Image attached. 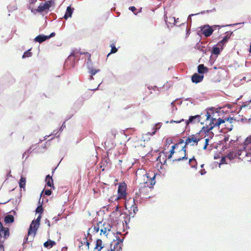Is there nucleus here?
Segmentation results:
<instances>
[{
    "instance_id": "obj_3",
    "label": "nucleus",
    "mask_w": 251,
    "mask_h": 251,
    "mask_svg": "<svg viewBox=\"0 0 251 251\" xmlns=\"http://www.w3.org/2000/svg\"><path fill=\"white\" fill-rule=\"evenodd\" d=\"M116 240H113V241L111 243V247L113 245V248L115 251H119L122 250L123 246V241L124 238L120 239L119 236L116 237Z\"/></svg>"
},
{
    "instance_id": "obj_46",
    "label": "nucleus",
    "mask_w": 251,
    "mask_h": 251,
    "mask_svg": "<svg viewBox=\"0 0 251 251\" xmlns=\"http://www.w3.org/2000/svg\"><path fill=\"white\" fill-rule=\"evenodd\" d=\"M208 126H209V128L208 129V130H212L215 126H215V123L213 122H210V123Z\"/></svg>"
},
{
    "instance_id": "obj_61",
    "label": "nucleus",
    "mask_w": 251,
    "mask_h": 251,
    "mask_svg": "<svg viewBox=\"0 0 251 251\" xmlns=\"http://www.w3.org/2000/svg\"><path fill=\"white\" fill-rule=\"evenodd\" d=\"M167 19H168V17L167 16V13L166 12H165V13H164V20L165 21V22L167 23Z\"/></svg>"
},
{
    "instance_id": "obj_57",
    "label": "nucleus",
    "mask_w": 251,
    "mask_h": 251,
    "mask_svg": "<svg viewBox=\"0 0 251 251\" xmlns=\"http://www.w3.org/2000/svg\"><path fill=\"white\" fill-rule=\"evenodd\" d=\"M135 215V213H134L133 212H130L129 213V217L130 218H133L134 217V215Z\"/></svg>"
},
{
    "instance_id": "obj_31",
    "label": "nucleus",
    "mask_w": 251,
    "mask_h": 251,
    "mask_svg": "<svg viewBox=\"0 0 251 251\" xmlns=\"http://www.w3.org/2000/svg\"><path fill=\"white\" fill-rule=\"evenodd\" d=\"M141 194V189H139L135 192V197L133 198V202H137L138 199Z\"/></svg>"
},
{
    "instance_id": "obj_43",
    "label": "nucleus",
    "mask_w": 251,
    "mask_h": 251,
    "mask_svg": "<svg viewBox=\"0 0 251 251\" xmlns=\"http://www.w3.org/2000/svg\"><path fill=\"white\" fill-rule=\"evenodd\" d=\"M43 209L41 205L38 206L36 209V213H42L43 212Z\"/></svg>"
},
{
    "instance_id": "obj_30",
    "label": "nucleus",
    "mask_w": 251,
    "mask_h": 251,
    "mask_svg": "<svg viewBox=\"0 0 251 251\" xmlns=\"http://www.w3.org/2000/svg\"><path fill=\"white\" fill-rule=\"evenodd\" d=\"M205 11H201V12H199L198 13H196V14H190L189 15L188 18H187V21L189 23H190V24H191V22H192V19H191V17L193 16H195V15H199L200 14H203L204 13H205Z\"/></svg>"
},
{
    "instance_id": "obj_39",
    "label": "nucleus",
    "mask_w": 251,
    "mask_h": 251,
    "mask_svg": "<svg viewBox=\"0 0 251 251\" xmlns=\"http://www.w3.org/2000/svg\"><path fill=\"white\" fill-rule=\"evenodd\" d=\"M52 139H53V138H52L50 139V140H52ZM50 141V140H48L47 142H46V143L44 144V146H42V147H43V150H44V151H45V150H46V149L48 147H49V146H50V143L49 142Z\"/></svg>"
},
{
    "instance_id": "obj_62",
    "label": "nucleus",
    "mask_w": 251,
    "mask_h": 251,
    "mask_svg": "<svg viewBox=\"0 0 251 251\" xmlns=\"http://www.w3.org/2000/svg\"><path fill=\"white\" fill-rule=\"evenodd\" d=\"M177 100H178V99H176L175 100H174V101H172V102L171 103V106H172V107H175V101H176Z\"/></svg>"
},
{
    "instance_id": "obj_33",
    "label": "nucleus",
    "mask_w": 251,
    "mask_h": 251,
    "mask_svg": "<svg viewBox=\"0 0 251 251\" xmlns=\"http://www.w3.org/2000/svg\"><path fill=\"white\" fill-rule=\"evenodd\" d=\"M32 152V151L31 150V149H28L27 151H26L23 154V157L24 158L25 156V159H26L28 156V155Z\"/></svg>"
},
{
    "instance_id": "obj_51",
    "label": "nucleus",
    "mask_w": 251,
    "mask_h": 251,
    "mask_svg": "<svg viewBox=\"0 0 251 251\" xmlns=\"http://www.w3.org/2000/svg\"><path fill=\"white\" fill-rule=\"evenodd\" d=\"M170 20L171 21H173L174 22V25H176L178 21V18L176 19L175 17H174L170 18Z\"/></svg>"
},
{
    "instance_id": "obj_12",
    "label": "nucleus",
    "mask_w": 251,
    "mask_h": 251,
    "mask_svg": "<svg viewBox=\"0 0 251 251\" xmlns=\"http://www.w3.org/2000/svg\"><path fill=\"white\" fill-rule=\"evenodd\" d=\"M203 79V75H199L198 74H194L191 77L192 81L193 83H198L201 82Z\"/></svg>"
},
{
    "instance_id": "obj_55",
    "label": "nucleus",
    "mask_w": 251,
    "mask_h": 251,
    "mask_svg": "<svg viewBox=\"0 0 251 251\" xmlns=\"http://www.w3.org/2000/svg\"><path fill=\"white\" fill-rule=\"evenodd\" d=\"M49 137V135H46L44 137V139L42 140V139H40L39 140V141L38 142V143H37V145H39L40 143H41L42 142V141H43L44 140H46L47 139L48 137Z\"/></svg>"
},
{
    "instance_id": "obj_14",
    "label": "nucleus",
    "mask_w": 251,
    "mask_h": 251,
    "mask_svg": "<svg viewBox=\"0 0 251 251\" xmlns=\"http://www.w3.org/2000/svg\"><path fill=\"white\" fill-rule=\"evenodd\" d=\"M99 230L100 227L98 224L93 226L91 228H89L87 235H91L90 232L92 233L93 234H95L98 232Z\"/></svg>"
},
{
    "instance_id": "obj_53",
    "label": "nucleus",
    "mask_w": 251,
    "mask_h": 251,
    "mask_svg": "<svg viewBox=\"0 0 251 251\" xmlns=\"http://www.w3.org/2000/svg\"><path fill=\"white\" fill-rule=\"evenodd\" d=\"M55 35V33L54 32L51 33L50 35H48V36L47 35L48 40L50 39V38L54 37Z\"/></svg>"
},
{
    "instance_id": "obj_58",
    "label": "nucleus",
    "mask_w": 251,
    "mask_h": 251,
    "mask_svg": "<svg viewBox=\"0 0 251 251\" xmlns=\"http://www.w3.org/2000/svg\"><path fill=\"white\" fill-rule=\"evenodd\" d=\"M200 173L201 175H203L206 174V172L205 171V170L204 169H202L200 171Z\"/></svg>"
},
{
    "instance_id": "obj_40",
    "label": "nucleus",
    "mask_w": 251,
    "mask_h": 251,
    "mask_svg": "<svg viewBox=\"0 0 251 251\" xmlns=\"http://www.w3.org/2000/svg\"><path fill=\"white\" fill-rule=\"evenodd\" d=\"M155 175H154V176H152V177H151L150 178V184L151 186H153L155 184Z\"/></svg>"
},
{
    "instance_id": "obj_4",
    "label": "nucleus",
    "mask_w": 251,
    "mask_h": 251,
    "mask_svg": "<svg viewBox=\"0 0 251 251\" xmlns=\"http://www.w3.org/2000/svg\"><path fill=\"white\" fill-rule=\"evenodd\" d=\"M200 140V138H197L196 135H191L189 136L187 139H186L185 144V146L190 145L191 146H194L195 144L197 145L198 142Z\"/></svg>"
},
{
    "instance_id": "obj_19",
    "label": "nucleus",
    "mask_w": 251,
    "mask_h": 251,
    "mask_svg": "<svg viewBox=\"0 0 251 251\" xmlns=\"http://www.w3.org/2000/svg\"><path fill=\"white\" fill-rule=\"evenodd\" d=\"M46 182L47 185L48 186L52 187L53 188H54V186H53L52 178L50 175H48L46 176Z\"/></svg>"
},
{
    "instance_id": "obj_18",
    "label": "nucleus",
    "mask_w": 251,
    "mask_h": 251,
    "mask_svg": "<svg viewBox=\"0 0 251 251\" xmlns=\"http://www.w3.org/2000/svg\"><path fill=\"white\" fill-rule=\"evenodd\" d=\"M56 245V243L55 241L51 240L50 239L48 240L46 242L44 243V247L47 249H50L53 246Z\"/></svg>"
},
{
    "instance_id": "obj_56",
    "label": "nucleus",
    "mask_w": 251,
    "mask_h": 251,
    "mask_svg": "<svg viewBox=\"0 0 251 251\" xmlns=\"http://www.w3.org/2000/svg\"><path fill=\"white\" fill-rule=\"evenodd\" d=\"M129 9L130 10H131L132 12H133V13H134L136 10V8L135 6H130L129 7Z\"/></svg>"
},
{
    "instance_id": "obj_22",
    "label": "nucleus",
    "mask_w": 251,
    "mask_h": 251,
    "mask_svg": "<svg viewBox=\"0 0 251 251\" xmlns=\"http://www.w3.org/2000/svg\"><path fill=\"white\" fill-rule=\"evenodd\" d=\"M189 164L192 168L197 169V162L194 156L189 159Z\"/></svg>"
},
{
    "instance_id": "obj_48",
    "label": "nucleus",
    "mask_w": 251,
    "mask_h": 251,
    "mask_svg": "<svg viewBox=\"0 0 251 251\" xmlns=\"http://www.w3.org/2000/svg\"><path fill=\"white\" fill-rule=\"evenodd\" d=\"M44 194L47 196H50L51 194V191L49 189L46 190L45 191H43Z\"/></svg>"
},
{
    "instance_id": "obj_37",
    "label": "nucleus",
    "mask_w": 251,
    "mask_h": 251,
    "mask_svg": "<svg viewBox=\"0 0 251 251\" xmlns=\"http://www.w3.org/2000/svg\"><path fill=\"white\" fill-rule=\"evenodd\" d=\"M131 210L133 211V212L136 214V212L138 211L137 206L135 204V202H134V204L132 205L131 207Z\"/></svg>"
},
{
    "instance_id": "obj_64",
    "label": "nucleus",
    "mask_w": 251,
    "mask_h": 251,
    "mask_svg": "<svg viewBox=\"0 0 251 251\" xmlns=\"http://www.w3.org/2000/svg\"><path fill=\"white\" fill-rule=\"evenodd\" d=\"M209 139L207 138L205 140V145L208 146L209 144Z\"/></svg>"
},
{
    "instance_id": "obj_21",
    "label": "nucleus",
    "mask_w": 251,
    "mask_h": 251,
    "mask_svg": "<svg viewBox=\"0 0 251 251\" xmlns=\"http://www.w3.org/2000/svg\"><path fill=\"white\" fill-rule=\"evenodd\" d=\"M14 221V217L11 215H7L4 218V222L6 224L12 223Z\"/></svg>"
},
{
    "instance_id": "obj_11",
    "label": "nucleus",
    "mask_w": 251,
    "mask_h": 251,
    "mask_svg": "<svg viewBox=\"0 0 251 251\" xmlns=\"http://www.w3.org/2000/svg\"><path fill=\"white\" fill-rule=\"evenodd\" d=\"M48 10L46 6H45L44 3H41L40 5L38 6V8L37 9H34L31 8V12L33 13L34 14H36L37 13H42V12Z\"/></svg>"
},
{
    "instance_id": "obj_13",
    "label": "nucleus",
    "mask_w": 251,
    "mask_h": 251,
    "mask_svg": "<svg viewBox=\"0 0 251 251\" xmlns=\"http://www.w3.org/2000/svg\"><path fill=\"white\" fill-rule=\"evenodd\" d=\"M74 10V8L73 7H72L71 6H68L67 7L65 14L64 16V18L65 20H67L69 18L71 17Z\"/></svg>"
},
{
    "instance_id": "obj_15",
    "label": "nucleus",
    "mask_w": 251,
    "mask_h": 251,
    "mask_svg": "<svg viewBox=\"0 0 251 251\" xmlns=\"http://www.w3.org/2000/svg\"><path fill=\"white\" fill-rule=\"evenodd\" d=\"M48 40L47 35L43 34H40L37 36L34 39V42L42 43L43 42Z\"/></svg>"
},
{
    "instance_id": "obj_25",
    "label": "nucleus",
    "mask_w": 251,
    "mask_h": 251,
    "mask_svg": "<svg viewBox=\"0 0 251 251\" xmlns=\"http://www.w3.org/2000/svg\"><path fill=\"white\" fill-rule=\"evenodd\" d=\"M26 183V178L25 177L21 176L19 181V186L21 188H25Z\"/></svg>"
},
{
    "instance_id": "obj_59",
    "label": "nucleus",
    "mask_w": 251,
    "mask_h": 251,
    "mask_svg": "<svg viewBox=\"0 0 251 251\" xmlns=\"http://www.w3.org/2000/svg\"><path fill=\"white\" fill-rule=\"evenodd\" d=\"M206 116V120H208L210 118L211 115L210 114V113L208 112H207Z\"/></svg>"
},
{
    "instance_id": "obj_20",
    "label": "nucleus",
    "mask_w": 251,
    "mask_h": 251,
    "mask_svg": "<svg viewBox=\"0 0 251 251\" xmlns=\"http://www.w3.org/2000/svg\"><path fill=\"white\" fill-rule=\"evenodd\" d=\"M86 65L87 66V68L89 70V73H90L91 75H96L98 72H100V70H96L95 69H93L91 67H90L89 66V61H87L86 63Z\"/></svg>"
},
{
    "instance_id": "obj_41",
    "label": "nucleus",
    "mask_w": 251,
    "mask_h": 251,
    "mask_svg": "<svg viewBox=\"0 0 251 251\" xmlns=\"http://www.w3.org/2000/svg\"><path fill=\"white\" fill-rule=\"evenodd\" d=\"M209 128V126H203L202 128V129L200 131H203L205 133H207L208 132H209V131L210 130H208V129Z\"/></svg>"
},
{
    "instance_id": "obj_32",
    "label": "nucleus",
    "mask_w": 251,
    "mask_h": 251,
    "mask_svg": "<svg viewBox=\"0 0 251 251\" xmlns=\"http://www.w3.org/2000/svg\"><path fill=\"white\" fill-rule=\"evenodd\" d=\"M110 47H111V50L110 53L108 54L107 56H108L111 53H116L118 50V49L116 48L114 45H111Z\"/></svg>"
},
{
    "instance_id": "obj_47",
    "label": "nucleus",
    "mask_w": 251,
    "mask_h": 251,
    "mask_svg": "<svg viewBox=\"0 0 251 251\" xmlns=\"http://www.w3.org/2000/svg\"><path fill=\"white\" fill-rule=\"evenodd\" d=\"M86 55L88 57V61H89V66L90 67H91V65H92V62L91 61V59H90V57H91V54L88 52H86Z\"/></svg>"
},
{
    "instance_id": "obj_34",
    "label": "nucleus",
    "mask_w": 251,
    "mask_h": 251,
    "mask_svg": "<svg viewBox=\"0 0 251 251\" xmlns=\"http://www.w3.org/2000/svg\"><path fill=\"white\" fill-rule=\"evenodd\" d=\"M225 122V119L219 118L218 119V121L215 123V126H218L224 123Z\"/></svg>"
},
{
    "instance_id": "obj_52",
    "label": "nucleus",
    "mask_w": 251,
    "mask_h": 251,
    "mask_svg": "<svg viewBox=\"0 0 251 251\" xmlns=\"http://www.w3.org/2000/svg\"><path fill=\"white\" fill-rule=\"evenodd\" d=\"M183 121H184V119H181V120H180L179 121H175V120H171L170 121V123H181V122H183Z\"/></svg>"
},
{
    "instance_id": "obj_63",
    "label": "nucleus",
    "mask_w": 251,
    "mask_h": 251,
    "mask_svg": "<svg viewBox=\"0 0 251 251\" xmlns=\"http://www.w3.org/2000/svg\"><path fill=\"white\" fill-rule=\"evenodd\" d=\"M229 140V136H225L224 139V140L225 141V142H227Z\"/></svg>"
},
{
    "instance_id": "obj_28",
    "label": "nucleus",
    "mask_w": 251,
    "mask_h": 251,
    "mask_svg": "<svg viewBox=\"0 0 251 251\" xmlns=\"http://www.w3.org/2000/svg\"><path fill=\"white\" fill-rule=\"evenodd\" d=\"M217 45L216 46H214L213 47V49H212V53L215 54V55H218L220 54V49L219 48V47H217Z\"/></svg>"
},
{
    "instance_id": "obj_10",
    "label": "nucleus",
    "mask_w": 251,
    "mask_h": 251,
    "mask_svg": "<svg viewBox=\"0 0 251 251\" xmlns=\"http://www.w3.org/2000/svg\"><path fill=\"white\" fill-rule=\"evenodd\" d=\"M39 226V225L35 223L34 222H32L29 228L28 231V234L27 235H29L30 234H33L35 235L36 233V231L37 230L38 227Z\"/></svg>"
},
{
    "instance_id": "obj_1",
    "label": "nucleus",
    "mask_w": 251,
    "mask_h": 251,
    "mask_svg": "<svg viewBox=\"0 0 251 251\" xmlns=\"http://www.w3.org/2000/svg\"><path fill=\"white\" fill-rule=\"evenodd\" d=\"M82 53L78 50L73 51L66 59L65 64H69L72 67H74L75 65V60H78L79 56Z\"/></svg>"
},
{
    "instance_id": "obj_42",
    "label": "nucleus",
    "mask_w": 251,
    "mask_h": 251,
    "mask_svg": "<svg viewBox=\"0 0 251 251\" xmlns=\"http://www.w3.org/2000/svg\"><path fill=\"white\" fill-rule=\"evenodd\" d=\"M29 4L28 6V8L31 10V8H33L31 6L32 4H34L36 1L37 0H29Z\"/></svg>"
},
{
    "instance_id": "obj_35",
    "label": "nucleus",
    "mask_w": 251,
    "mask_h": 251,
    "mask_svg": "<svg viewBox=\"0 0 251 251\" xmlns=\"http://www.w3.org/2000/svg\"><path fill=\"white\" fill-rule=\"evenodd\" d=\"M161 126V123H157L155 125V126L154 127V131L152 132V134H154L156 132V131L158 130Z\"/></svg>"
},
{
    "instance_id": "obj_36",
    "label": "nucleus",
    "mask_w": 251,
    "mask_h": 251,
    "mask_svg": "<svg viewBox=\"0 0 251 251\" xmlns=\"http://www.w3.org/2000/svg\"><path fill=\"white\" fill-rule=\"evenodd\" d=\"M44 150L43 149V147L40 146L39 145H37V149L35 151V152L37 153H40L44 152Z\"/></svg>"
},
{
    "instance_id": "obj_6",
    "label": "nucleus",
    "mask_w": 251,
    "mask_h": 251,
    "mask_svg": "<svg viewBox=\"0 0 251 251\" xmlns=\"http://www.w3.org/2000/svg\"><path fill=\"white\" fill-rule=\"evenodd\" d=\"M201 31L205 37H209L213 33V29L212 27L207 25L201 27Z\"/></svg>"
},
{
    "instance_id": "obj_9",
    "label": "nucleus",
    "mask_w": 251,
    "mask_h": 251,
    "mask_svg": "<svg viewBox=\"0 0 251 251\" xmlns=\"http://www.w3.org/2000/svg\"><path fill=\"white\" fill-rule=\"evenodd\" d=\"M200 118L201 116L199 115L190 116L189 119L185 121L186 126H187L190 124L195 123L196 121L199 122L200 121Z\"/></svg>"
},
{
    "instance_id": "obj_26",
    "label": "nucleus",
    "mask_w": 251,
    "mask_h": 251,
    "mask_svg": "<svg viewBox=\"0 0 251 251\" xmlns=\"http://www.w3.org/2000/svg\"><path fill=\"white\" fill-rule=\"evenodd\" d=\"M195 49L200 50L201 51L206 53V49H205V47L204 46H202L201 44L198 43Z\"/></svg>"
},
{
    "instance_id": "obj_2",
    "label": "nucleus",
    "mask_w": 251,
    "mask_h": 251,
    "mask_svg": "<svg viewBox=\"0 0 251 251\" xmlns=\"http://www.w3.org/2000/svg\"><path fill=\"white\" fill-rule=\"evenodd\" d=\"M78 246L80 249L82 250H89L90 242L86 236L80 237L77 240Z\"/></svg>"
},
{
    "instance_id": "obj_17",
    "label": "nucleus",
    "mask_w": 251,
    "mask_h": 251,
    "mask_svg": "<svg viewBox=\"0 0 251 251\" xmlns=\"http://www.w3.org/2000/svg\"><path fill=\"white\" fill-rule=\"evenodd\" d=\"M208 71V68L206 67H205L203 64H200L198 66V72L199 74L202 75L205 73H207Z\"/></svg>"
},
{
    "instance_id": "obj_5",
    "label": "nucleus",
    "mask_w": 251,
    "mask_h": 251,
    "mask_svg": "<svg viewBox=\"0 0 251 251\" xmlns=\"http://www.w3.org/2000/svg\"><path fill=\"white\" fill-rule=\"evenodd\" d=\"M118 196L116 198V200H118L121 198H124L126 197V186L125 185L120 184L118 187Z\"/></svg>"
},
{
    "instance_id": "obj_27",
    "label": "nucleus",
    "mask_w": 251,
    "mask_h": 251,
    "mask_svg": "<svg viewBox=\"0 0 251 251\" xmlns=\"http://www.w3.org/2000/svg\"><path fill=\"white\" fill-rule=\"evenodd\" d=\"M45 6H46L47 8L48 9V10L49 9V8L53 5H54V1L53 0H48V1H46L45 3H44Z\"/></svg>"
},
{
    "instance_id": "obj_23",
    "label": "nucleus",
    "mask_w": 251,
    "mask_h": 251,
    "mask_svg": "<svg viewBox=\"0 0 251 251\" xmlns=\"http://www.w3.org/2000/svg\"><path fill=\"white\" fill-rule=\"evenodd\" d=\"M103 248L102 246V242L100 239H97L96 241L95 249L98 250V251H101V250Z\"/></svg>"
},
{
    "instance_id": "obj_7",
    "label": "nucleus",
    "mask_w": 251,
    "mask_h": 251,
    "mask_svg": "<svg viewBox=\"0 0 251 251\" xmlns=\"http://www.w3.org/2000/svg\"><path fill=\"white\" fill-rule=\"evenodd\" d=\"M232 33H233L232 32H229V31L226 32V36L223 38V39L221 41H220L217 44V46H218L219 47H220L221 48V49H223V47L227 43L228 39L231 37Z\"/></svg>"
},
{
    "instance_id": "obj_24",
    "label": "nucleus",
    "mask_w": 251,
    "mask_h": 251,
    "mask_svg": "<svg viewBox=\"0 0 251 251\" xmlns=\"http://www.w3.org/2000/svg\"><path fill=\"white\" fill-rule=\"evenodd\" d=\"M186 146L185 145H184V147H182V149H181V151H183L184 152V156L182 157H180L178 159H174L173 160V161H181L182 160H184V159H187V157L186 156Z\"/></svg>"
},
{
    "instance_id": "obj_29",
    "label": "nucleus",
    "mask_w": 251,
    "mask_h": 251,
    "mask_svg": "<svg viewBox=\"0 0 251 251\" xmlns=\"http://www.w3.org/2000/svg\"><path fill=\"white\" fill-rule=\"evenodd\" d=\"M31 50V49H30L28 50H27V51H25L22 56V58H25L26 57H31L32 55V52L30 51Z\"/></svg>"
},
{
    "instance_id": "obj_60",
    "label": "nucleus",
    "mask_w": 251,
    "mask_h": 251,
    "mask_svg": "<svg viewBox=\"0 0 251 251\" xmlns=\"http://www.w3.org/2000/svg\"><path fill=\"white\" fill-rule=\"evenodd\" d=\"M226 161V157H222L221 160V164H224L225 163Z\"/></svg>"
},
{
    "instance_id": "obj_44",
    "label": "nucleus",
    "mask_w": 251,
    "mask_h": 251,
    "mask_svg": "<svg viewBox=\"0 0 251 251\" xmlns=\"http://www.w3.org/2000/svg\"><path fill=\"white\" fill-rule=\"evenodd\" d=\"M41 218V216L39 215L35 220H33L32 222L40 225V221Z\"/></svg>"
},
{
    "instance_id": "obj_16",
    "label": "nucleus",
    "mask_w": 251,
    "mask_h": 251,
    "mask_svg": "<svg viewBox=\"0 0 251 251\" xmlns=\"http://www.w3.org/2000/svg\"><path fill=\"white\" fill-rule=\"evenodd\" d=\"M3 234V235H9V230L8 227H4L2 224L0 222V235Z\"/></svg>"
},
{
    "instance_id": "obj_38",
    "label": "nucleus",
    "mask_w": 251,
    "mask_h": 251,
    "mask_svg": "<svg viewBox=\"0 0 251 251\" xmlns=\"http://www.w3.org/2000/svg\"><path fill=\"white\" fill-rule=\"evenodd\" d=\"M6 236H0V248H2L3 247V242L5 239Z\"/></svg>"
},
{
    "instance_id": "obj_45",
    "label": "nucleus",
    "mask_w": 251,
    "mask_h": 251,
    "mask_svg": "<svg viewBox=\"0 0 251 251\" xmlns=\"http://www.w3.org/2000/svg\"><path fill=\"white\" fill-rule=\"evenodd\" d=\"M208 126H209V128L208 129V130H212L215 126H215V123L213 122H210V123Z\"/></svg>"
},
{
    "instance_id": "obj_49",
    "label": "nucleus",
    "mask_w": 251,
    "mask_h": 251,
    "mask_svg": "<svg viewBox=\"0 0 251 251\" xmlns=\"http://www.w3.org/2000/svg\"><path fill=\"white\" fill-rule=\"evenodd\" d=\"M29 149H31V150L32 151H36L37 149V144H35L34 145H32Z\"/></svg>"
},
{
    "instance_id": "obj_54",
    "label": "nucleus",
    "mask_w": 251,
    "mask_h": 251,
    "mask_svg": "<svg viewBox=\"0 0 251 251\" xmlns=\"http://www.w3.org/2000/svg\"><path fill=\"white\" fill-rule=\"evenodd\" d=\"M226 157L228 158L230 160L233 159V154L231 153H229L227 156Z\"/></svg>"
},
{
    "instance_id": "obj_50",
    "label": "nucleus",
    "mask_w": 251,
    "mask_h": 251,
    "mask_svg": "<svg viewBox=\"0 0 251 251\" xmlns=\"http://www.w3.org/2000/svg\"><path fill=\"white\" fill-rule=\"evenodd\" d=\"M226 121L229 122L230 123H232L233 121H235L236 120H235V119H233V118L229 117V118H226L225 121Z\"/></svg>"
},
{
    "instance_id": "obj_8",
    "label": "nucleus",
    "mask_w": 251,
    "mask_h": 251,
    "mask_svg": "<svg viewBox=\"0 0 251 251\" xmlns=\"http://www.w3.org/2000/svg\"><path fill=\"white\" fill-rule=\"evenodd\" d=\"M111 226L108 223H104L100 228V235L102 233L105 235H107L109 234V232L111 229Z\"/></svg>"
}]
</instances>
